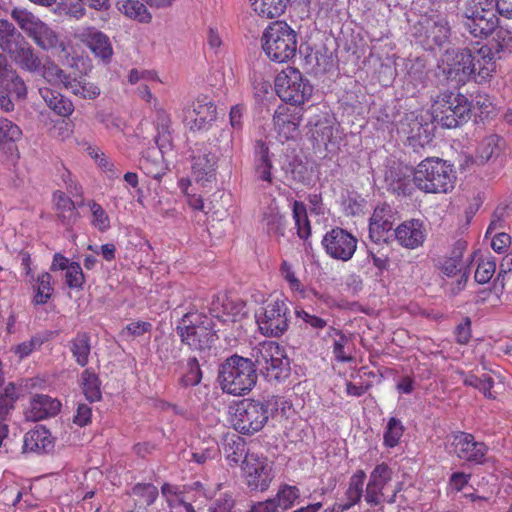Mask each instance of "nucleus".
<instances>
[{"label": "nucleus", "mask_w": 512, "mask_h": 512, "mask_svg": "<svg viewBox=\"0 0 512 512\" xmlns=\"http://www.w3.org/2000/svg\"><path fill=\"white\" fill-rule=\"evenodd\" d=\"M251 356L254 361L235 354L221 364L218 380L224 392L235 396L250 392L257 382V368L269 382L289 377L290 361L278 343L262 342L252 349Z\"/></svg>", "instance_id": "1"}, {"label": "nucleus", "mask_w": 512, "mask_h": 512, "mask_svg": "<svg viewBox=\"0 0 512 512\" xmlns=\"http://www.w3.org/2000/svg\"><path fill=\"white\" fill-rule=\"evenodd\" d=\"M214 322L209 316L198 311H189L180 319L176 332L181 342L191 350L206 353L217 340Z\"/></svg>", "instance_id": "2"}, {"label": "nucleus", "mask_w": 512, "mask_h": 512, "mask_svg": "<svg viewBox=\"0 0 512 512\" xmlns=\"http://www.w3.org/2000/svg\"><path fill=\"white\" fill-rule=\"evenodd\" d=\"M413 170V183L425 193H447L454 188L455 172L443 159L426 158Z\"/></svg>", "instance_id": "3"}, {"label": "nucleus", "mask_w": 512, "mask_h": 512, "mask_svg": "<svg viewBox=\"0 0 512 512\" xmlns=\"http://www.w3.org/2000/svg\"><path fill=\"white\" fill-rule=\"evenodd\" d=\"M232 139L228 137L222 148L212 142L197 143L191 150V176L199 184L205 185L216 178L219 154L232 158Z\"/></svg>", "instance_id": "4"}, {"label": "nucleus", "mask_w": 512, "mask_h": 512, "mask_svg": "<svg viewBox=\"0 0 512 512\" xmlns=\"http://www.w3.org/2000/svg\"><path fill=\"white\" fill-rule=\"evenodd\" d=\"M297 33L284 21L272 22L262 36V48L267 57L275 62L291 60L297 52Z\"/></svg>", "instance_id": "5"}, {"label": "nucleus", "mask_w": 512, "mask_h": 512, "mask_svg": "<svg viewBox=\"0 0 512 512\" xmlns=\"http://www.w3.org/2000/svg\"><path fill=\"white\" fill-rule=\"evenodd\" d=\"M461 18L464 29L479 39L488 38L499 25V18L490 0H467Z\"/></svg>", "instance_id": "6"}, {"label": "nucleus", "mask_w": 512, "mask_h": 512, "mask_svg": "<svg viewBox=\"0 0 512 512\" xmlns=\"http://www.w3.org/2000/svg\"><path fill=\"white\" fill-rule=\"evenodd\" d=\"M471 103L463 94L445 91L432 105L434 121L445 128H456L470 118Z\"/></svg>", "instance_id": "7"}, {"label": "nucleus", "mask_w": 512, "mask_h": 512, "mask_svg": "<svg viewBox=\"0 0 512 512\" xmlns=\"http://www.w3.org/2000/svg\"><path fill=\"white\" fill-rule=\"evenodd\" d=\"M277 404L274 397L271 399L242 400L235 409L232 424L234 429L243 435H253L263 429L268 422L269 407Z\"/></svg>", "instance_id": "8"}, {"label": "nucleus", "mask_w": 512, "mask_h": 512, "mask_svg": "<svg viewBox=\"0 0 512 512\" xmlns=\"http://www.w3.org/2000/svg\"><path fill=\"white\" fill-rule=\"evenodd\" d=\"M275 91L282 101L299 106L311 98L313 85L297 68L286 67L275 78Z\"/></svg>", "instance_id": "9"}, {"label": "nucleus", "mask_w": 512, "mask_h": 512, "mask_svg": "<svg viewBox=\"0 0 512 512\" xmlns=\"http://www.w3.org/2000/svg\"><path fill=\"white\" fill-rule=\"evenodd\" d=\"M10 16L41 49L48 51L61 46L58 34L28 10L15 7Z\"/></svg>", "instance_id": "10"}, {"label": "nucleus", "mask_w": 512, "mask_h": 512, "mask_svg": "<svg viewBox=\"0 0 512 512\" xmlns=\"http://www.w3.org/2000/svg\"><path fill=\"white\" fill-rule=\"evenodd\" d=\"M289 307L284 299L277 298L261 307L255 314L260 332L268 337H279L289 327Z\"/></svg>", "instance_id": "11"}, {"label": "nucleus", "mask_w": 512, "mask_h": 512, "mask_svg": "<svg viewBox=\"0 0 512 512\" xmlns=\"http://www.w3.org/2000/svg\"><path fill=\"white\" fill-rule=\"evenodd\" d=\"M440 70L448 81L463 85L475 78V64L470 49L447 50L441 59Z\"/></svg>", "instance_id": "12"}, {"label": "nucleus", "mask_w": 512, "mask_h": 512, "mask_svg": "<svg viewBox=\"0 0 512 512\" xmlns=\"http://www.w3.org/2000/svg\"><path fill=\"white\" fill-rule=\"evenodd\" d=\"M241 469L245 484L251 491H267L275 477L273 463L256 453H246Z\"/></svg>", "instance_id": "13"}, {"label": "nucleus", "mask_w": 512, "mask_h": 512, "mask_svg": "<svg viewBox=\"0 0 512 512\" xmlns=\"http://www.w3.org/2000/svg\"><path fill=\"white\" fill-rule=\"evenodd\" d=\"M451 453L471 465H484L489 461L488 446L477 441L471 433L458 432L452 436Z\"/></svg>", "instance_id": "14"}, {"label": "nucleus", "mask_w": 512, "mask_h": 512, "mask_svg": "<svg viewBox=\"0 0 512 512\" xmlns=\"http://www.w3.org/2000/svg\"><path fill=\"white\" fill-rule=\"evenodd\" d=\"M321 244L330 258L346 262L355 254L358 240L347 230L335 227L325 233Z\"/></svg>", "instance_id": "15"}, {"label": "nucleus", "mask_w": 512, "mask_h": 512, "mask_svg": "<svg viewBox=\"0 0 512 512\" xmlns=\"http://www.w3.org/2000/svg\"><path fill=\"white\" fill-rule=\"evenodd\" d=\"M417 33L424 36L429 47H442L449 41L451 28L446 17L434 15L423 17L416 26Z\"/></svg>", "instance_id": "16"}, {"label": "nucleus", "mask_w": 512, "mask_h": 512, "mask_svg": "<svg viewBox=\"0 0 512 512\" xmlns=\"http://www.w3.org/2000/svg\"><path fill=\"white\" fill-rule=\"evenodd\" d=\"M413 168L403 165L395 160H389L384 168L383 179L387 190L398 195L411 193V176Z\"/></svg>", "instance_id": "17"}, {"label": "nucleus", "mask_w": 512, "mask_h": 512, "mask_svg": "<svg viewBox=\"0 0 512 512\" xmlns=\"http://www.w3.org/2000/svg\"><path fill=\"white\" fill-rule=\"evenodd\" d=\"M216 120V106L207 96H199L193 103V108L188 109L185 121L191 130H207Z\"/></svg>", "instance_id": "18"}, {"label": "nucleus", "mask_w": 512, "mask_h": 512, "mask_svg": "<svg viewBox=\"0 0 512 512\" xmlns=\"http://www.w3.org/2000/svg\"><path fill=\"white\" fill-rule=\"evenodd\" d=\"M392 469L386 463L374 467L369 476L365 490V501L371 506H378L384 502V488L392 479Z\"/></svg>", "instance_id": "19"}, {"label": "nucleus", "mask_w": 512, "mask_h": 512, "mask_svg": "<svg viewBox=\"0 0 512 512\" xmlns=\"http://www.w3.org/2000/svg\"><path fill=\"white\" fill-rule=\"evenodd\" d=\"M396 221V211L389 204L377 205L369 222V237L379 243L386 241V233L390 232Z\"/></svg>", "instance_id": "20"}, {"label": "nucleus", "mask_w": 512, "mask_h": 512, "mask_svg": "<svg viewBox=\"0 0 512 512\" xmlns=\"http://www.w3.org/2000/svg\"><path fill=\"white\" fill-rule=\"evenodd\" d=\"M79 39L103 62L109 63L113 56L110 38L95 27L88 26L80 30Z\"/></svg>", "instance_id": "21"}, {"label": "nucleus", "mask_w": 512, "mask_h": 512, "mask_svg": "<svg viewBox=\"0 0 512 512\" xmlns=\"http://www.w3.org/2000/svg\"><path fill=\"white\" fill-rule=\"evenodd\" d=\"M394 235L398 243L408 249H415L425 241L426 229L421 220L411 219L404 221L395 230Z\"/></svg>", "instance_id": "22"}, {"label": "nucleus", "mask_w": 512, "mask_h": 512, "mask_svg": "<svg viewBox=\"0 0 512 512\" xmlns=\"http://www.w3.org/2000/svg\"><path fill=\"white\" fill-rule=\"evenodd\" d=\"M0 86L7 92L15 94L18 98H24L27 95V87L23 79L3 53H0Z\"/></svg>", "instance_id": "23"}, {"label": "nucleus", "mask_w": 512, "mask_h": 512, "mask_svg": "<svg viewBox=\"0 0 512 512\" xmlns=\"http://www.w3.org/2000/svg\"><path fill=\"white\" fill-rule=\"evenodd\" d=\"M61 409L59 400L48 395L37 394L30 402V408L26 413V417L31 421H40L55 416Z\"/></svg>", "instance_id": "24"}, {"label": "nucleus", "mask_w": 512, "mask_h": 512, "mask_svg": "<svg viewBox=\"0 0 512 512\" xmlns=\"http://www.w3.org/2000/svg\"><path fill=\"white\" fill-rule=\"evenodd\" d=\"M472 55L473 64H475V78L473 79L479 83L486 81L496 69L493 48L483 45L475 52H472Z\"/></svg>", "instance_id": "25"}, {"label": "nucleus", "mask_w": 512, "mask_h": 512, "mask_svg": "<svg viewBox=\"0 0 512 512\" xmlns=\"http://www.w3.org/2000/svg\"><path fill=\"white\" fill-rule=\"evenodd\" d=\"M301 120L299 113L291 112L287 107H279L273 115L275 129L284 139L295 136Z\"/></svg>", "instance_id": "26"}, {"label": "nucleus", "mask_w": 512, "mask_h": 512, "mask_svg": "<svg viewBox=\"0 0 512 512\" xmlns=\"http://www.w3.org/2000/svg\"><path fill=\"white\" fill-rule=\"evenodd\" d=\"M25 37L8 20H0V49L3 53L13 55L24 43Z\"/></svg>", "instance_id": "27"}, {"label": "nucleus", "mask_w": 512, "mask_h": 512, "mask_svg": "<svg viewBox=\"0 0 512 512\" xmlns=\"http://www.w3.org/2000/svg\"><path fill=\"white\" fill-rule=\"evenodd\" d=\"M10 58L21 69L32 74H40L42 70L40 57L27 41Z\"/></svg>", "instance_id": "28"}, {"label": "nucleus", "mask_w": 512, "mask_h": 512, "mask_svg": "<svg viewBox=\"0 0 512 512\" xmlns=\"http://www.w3.org/2000/svg\"><path fill=\"white\" fill-rule=\"evenodd\" d=\"M21 136L20 128L6 118H0V161H5L15 149L14 142Z\"/></svg>", "instance_id": "29"}, {"label": "nucleus", "mask_w": 512, "mask_h": 512, "mask_svg": "<svg viewBox=\"0 0 512 512\" xmlns=\"http://www.w3.org/2000/svg\"><path fill=\"white\" fill-rule=\"evenodd\" d=\"M39 94L46 105L57 115L68 117L73 113V103L59 92L48 87H41L39 88Z\"/></svg>", "instance_id": "30"}, {"label": "nucleus", "mask_w": 512, "mask_h": 512, "mask_svg": "<svg viewBox=\"0 0 512 512\" xmlns=\"http://www.w3.org/2000/svg\"><path fill=\"white\" fill-rule=\"evenodd\" d=\"M69 350L75 362L85 367L89 363L91 354V336L87 332H78L68 343Z\"/></svg>", "instance_id": "31"}, {"label": "nucleus", "mask_w": 512, "mask_h": 512, "mask_svg": "<svg viewBox=\"0 0 512 512\" xmlns=\"http://www.w3.org/2000/svg\"><path fill=\"white\" fill-rule=\"evenodd\" d=\"M53 201L57 211V216L65 226L73 225L79 218L74 201L66 196L62 191H56L53 194Z\"/></svg>", "instance_id": "32"}, {"label": "nucleus", "mask_w": 512, "mask_h": 512, "mask_svg": "<svg viewBox=\"0 0 512 512\" xmlns=\"http://www.w3.org/2000/svg\"><path fill=\"white\" fill-rule=\"evenodd\" d=\"M139 167L147 176L157 180L161 179L167 170L163 162V156L159 155L155 148L148 149L142 155Z\"/></svg>", "instance_id": "33"}, {"label": "nucleus", "mask_w": 512, "mask_h": 512, "mask_svg": "<svg viewBox=\"0 0 512 512\" xmlns=\"http://www.w3.org/2000/svg\"><path fill=\"white\" fill-rule=\"evenodd\" d=\"M52 447L51 434L44 426H37L24 437V449L27 451L47 452Z\"/></svg>", "instance_id": "34"}, {"label": "nucleus", "mask_w": 512, "mask_h": 512, "mask_svg": "<svg viewBox=\"0 0 512 512\" xmlns=\"http://www.w3.org/2000/svg\"><path fill=\"white\" fill-rule=\"evenodd\" d=\"M466 248V242L458 241L451 251V256L443 261L441 270L447 278L452 279L458 277L461 275V272L468 270L462 263L463 252Z\"/></svg>", "instance_id": "35"}, {"label": "nucleus", "mask_w": 512, "mask_h": 512, "mask_svg": "<svg viewBox=\"0 0 512 512\" xmlns=\"http://www.w3.org/2000/svg\"><path fill=\"white\" fill-rule=\"evenodd\" d=\"M253 11L262 18L272 19L281 16L289 0H249Z\"/></svg>", "instance_id": "36"}, {"label": "nucleus", "mask_w": 512, "mask_h": 512, "mask_svg": "<svg viewBox=\"0 0 512 512\" xmlns=\"http://www.w3.org/2000/svg\"><path fill=\"white\" fill-rule=\"evenodd\" d=\"M118 9L127 18L139 23L148 24L152 21V14L146 5L139 0H124L119 2Z\"/></svg>", "instance_id": "37"}, {"label": "nucleus", "mask_w": 512, "mask_h": 512, "mask_svg": "<svg viewBox=\"0 0 512 512\" xmlns=\"http://www.w3.org/2000/svg\"><path fill=\"white\" fill-rule=\"evenodd\" d=\"M52 280L53 278L48 272L41 273L34 280L36 281V283L32 286L34 291L32 303L34 305H44L50 300L54 291Z\"/></svg>", "instance_id": "38"}, {"label": "nucleus", "mask_w": 512, "mask_h": 512, "mask_svg": "<svg viewBox=\"0 0 512 512\" xmlns=\"http://www.w3.org/2000/svg\"><path fill=\"white\" fill-rule=\"evenodd\" d=\"M83 393L90 402L99 401L102 398L101 382L98 375L91 369H85L81 374Z\"/></svg>", "instance_id": "39"}, {"label": "nucleus", "mask_w": 512, "mask_h": 512, "mask_svg": "<svg viewBox=\"0 0 512 512\" xmlns=\"http://www.w3.org/2000/svg\"><path fill=\"white\" fill-rule=\"evenodd\" d=\"M292 216L297 228V235L307 240L311 235V225L307 215V209L303 202L294 201L292 205Z\"/></svg>", "instance_id": "40"}, {"label": "nucleus", "mask_w": 512, "mask_h": 512, "mask_svg": "<svg viewBox=\"0 0 512 512\" xmlns=\"http://www.w3.org/2000/svg\"><path fill=\"white\" fill-rule=\"evenodd\" d=\"M300 497V490L296 486L281 484L277 490V493L274 497H271V500H274L276 504L277 510L281 509L283 511L290 509L295 501Z\"/></svg>", "instance_id": "41"}, {"label": "nucleus", "mask_w": 512, "mask_h": 512, "mask_svg": "<svg viewBox=\"0 0 512 512\" xmlns=\"http://www.w3.org/2000/svg\"><path fill=\"white\" fill-rule=\"evenodd\" d=\"M311 129L310 134L311 138L318 144V145H327L334 133V127L328 118H319L314 123L310 122Z\"/></svg>", "instance_id": "42"}, {"label": "nucleus", "mask_w": 512, "mask_h": 512, "mask_svg": "<svg viewBox=\"0 0 512 512\" xmlns=\"http://www.w3.org/2000/svg\"><path fill=\"white\" fill-rule=\"evenodd\" d=\"M64 87L76 96L83 99H95L100 95V89L93 83L81 82L69 76Z\"/></svg>", "instance_id": "43"}, {"label": "nucleus", "mask_w": 512, "mask_h": 512, "mask_svg": "<svg viewBox=\"0 0 512 512\" xmlns=\"http://www.w3.org/2000/svg\"><path fill=\"white\" fill-rule=\"evenodd\" d=\"M269 149L264 142L258 141L256 144V155L259 157L256 167L258 178L268 183L272 182L271 168L272 164L269 159Z\"/></svg>", "instance_id": "44"}, {"label": "nucleus", "mask_w": 512, "mask_h": 512, "mask_svg": "<svg viewBox=\"0 0 512 512\" xmlns=\"http://www.w3.org/2000/svg\"><path fill=\"white\" fill-rule=\"evenodd\" d=\"M502 142L503 140L497 135H491L483 139L477 149V157L481 163L497 157L501 151Z\"/></svg>", "instance_id": "45"}, {"label": "nucleus", "mask_w": 512, "mask_h": 512, "mask_svg": "<svg viewBox=\"0 0 512 512\" xmlns=\"http://www.w3.org/2000/svg\"><path fill=\"white\" fill-rule=\"evenodd\" d=\"M328 334L329 336H337V338L334 339L333 342V354L335 359L339 362L345 363L353 361V357L346 354L345 352V348L347 347L350 341V337L345 335L342 331L333 327L329 328Z\"/></svg>", "instance_id": "46"}, {"label": "nucleus", "mask_w": 512, "mask_h": 512, "mask_svg": "<svg viewBox=\"0 0 512 512\" xmlns=\"http://www.w3.org/2000/svg\"><path fill=\"white\" fill-rule=\"evenodd\" d=\"M132 495L137 498L140 505L150 506L158 498L159 491L151 483H137L132 488Z\"/></svg>", "instance_id": "47"}, {"label": "nucleus", "mask_w": 512, "mask_h": 512, "mask_svg": "<svg viewBox=\"0 0 512 512\" xmlns=\"http://www.w3.org/2000/svg\"><path fill=\"white\" fill-rule=\"evenodd\" d=\"M296 319L302 329H311L316 334L327 326V321L303 309L295 310Z\"/></svg>", "instance_id": "48"}, {"label": "nucleus", "mask_w": 512, "mask_h": 512, "mask_svg": "<svg viewBox=\"0 0 512 512\" xmlns=\"http://www.w3.org/2000/svg\"><path fill=\"white\" fill-rule=\"evenodd\" d=\"M366 479V473L363 470L356 471L349 480L348 488L345 492V499L352 503H359L363 496V487Z\"/></svg>", "instance_id": "49"}, {"label": "nucleus", "mask_w": 512, "mask_h": 512, "mask_svg": "<svg viewBox=\"0 0 512 512\" xmlns=\"http://www.w3.org/2000/svg\"><path fill=\"white\" fill-rule=\"evenodd\" d=\"M202 380V371L196 357H190L186 364V371L180 379L183 387L198 385Z\"/></svg>", "instance_id": "50"}, {"label": "nucleus", "mask_w": 512, "mask_h": 512, "mask_svg": "<svg viewBox=\"0 0 512 512\" xmlns=\"http://www.w3.org/2000/svg\"><path fill=\"white\" fill-rule=\"evenodd\" d=\"M403 433L404 427L401 421L395 417H391L384 432V445L389 448L397 446Z\"/></svg>", "instance_id": "51"}, {"label": "nucleus", "mask_w": 512, "mask_h": 512, "mask_svg": "<svg viewBox=\"0 0 512 512\" xmlns=\"http://www.w3.org/2000/svg\"><path fill=\"white\" fill-rule=\"evenodd\" d=\"M495 35L492 40V44L490 47L495 49V55L500 52H511L512 51V31L500 27L494 31Z\"/></svg>", "instance_id": "52"}, {"label": "nucleus", "mask_w": 512, "mask_h": 512, "mask_svg": "<svg viewBox=\"0 0 512 512\" xmlns=\"http://www.w3.org/2000/svg\"><path fill=\"white\" fill-rule=\"evenodd\" d=\"M40 73L47 82L53 85L61 83L64 86L65 81H67L70 76L53 62L42 64V70Z\"/></svg>", "instance_id": "53"}, {"label": "nucleus", "mask_w": 512, "mask_h": 512, "mask_svg": "<svg viewBox=\"0 0 512 512\" xmlns=\"http://www.w3.org/2000/svg\"><path fill=\"white\" fill-rule=\"evenodd\" d=\"M234 437L225 439L223 451L230 463L237 464L244 453V442L240 437H237V439H234Z\"/></svg>", "instance_id": "54"}, {"label": "nucleus", "mask_w": 512, "mask_h": 512, "mask_svg": "<svg viewBox=\"0 0 512 512\" xmlns=\"http://www.w3.org/2000/svg\"><path fill=\"white\" fill-rule=\"evenodd\" d=\"M88 154L94 159L97 166L108 174V177L114 178L118 176L114 163L99 148L89 147Z\"/></svg>", "instance_id": "55"}, {"label": "nucleus", "mask_w": 512, "mask_h": 512, "mask_svg": "<svg viewBox=\"0 0 512 512\" xmlns=\"http://www.w3.org/2000/svg\"><path fill=\"white\" fill-rule=\"evenodd\" d=\"M464 384L478 389L488 398L494 397L491 393L494 380L488 374H484L482 377H477L476 375H467L464 379Z\"/></svg>", "instance_id": "56"}, {"label": "nucleus", "mask_w": 512, "mask_h": 512, "mask_svg": "<svg viewBox=\"0 0 512 512\" xmlns=\"http://www.w3.org/2000/svg\"><path fill=\"white\" fill-rule=\"evenodd\" d=\"M90 211L92 213V225L101 232H105L110 228V219L102 206L95 201L88 203Z\"/></svg>", "instance_id": "57"}, {"label": "nucleus", "mask_w": 512, "mask_h": 512, "mask_svg": "<svg viewBox=\"0 0 512 512\" xmlns=\"http://www.w3.org/2000/svg\"><path fill=\"white\" fill-rule=\"evenodd\" d=\"M65 281L71 289H81L85 283V276L79 263L71 262L65 273Z\"/></svg>", "instance_id": "58"}, {"label": "nucleus", "mask_w": 512, "mask_h": 512, "mask_svg": "<svg viewBox=\"0 0 512 512\" xmlns=\"http://www.w3.org/2000/svg\"><path fill=\"white\" fill-rule=\"evenodd\" d=\"M245 305L241 301H235L230 298H225V304L222 309L221 315L228 319V322H235L238 318L245 315Z\"/></svg>", "instance_id": "59"}, {"label": "nucleus", "mask_w": 512, "mask_h": 512, "mask_svg": "<svg viewBox=\"0 0 512 512\" xmlns=\"http://www.w3.org/2000/svg\"><path fill=\"white\" fill-rule=\"evenodd\" d=\"M262 221L267 226L268 232H278L284 226V218L276 208L269 207L263 213Z\"/></svg>", "instance_id": "60"}, {"label": "nucleus", "mask_w": 512, "mask_h": 512, "mask_svg": "<svg viewBox=\"0 0 512 512\" xmlns=\"http://www.w3.org/2000/svg\"><path fill=\"white\" fill-rule=\"evenodd\" d=\"M469 277V270H464L461 272V275L457 277L456 280L453 279H445L443 281L442 287L447 294L450 296H456L462 290H464L467 280Z\"/></svg>", "instance_id": "61"}, {"label": "nucleus", "mask_w": 512, "mask_h": 512, "mask_svg": "<svg viewBox=\"0 0 512 512\" xmlns=\"http://www.w3.org/2000/svg\"><path fill=\"white\" fill-rule=\"evenodd\" d=\"M496 269V264L492 260L481 261L475 271V281L479 284H485L493 277Z\"/></svg>", "instance_id": "62"}, {"label": "nucleus", "mask_w": 512, "mask_h": 512, "mask_svg": "<svg viewBox=\"0 0 512 512\" xmlns=\"http://www.w3.org/2000/svg\"><path fill=\"white\" fill-rule=\"evenodd\" d=\"M283 278L288 282L291 290L299 293L304 292L301 281L296 277L292 265L287 261H283L280 268Z\"/></svg>", "instance_id": "63"}, {"label": "nucleus", "mask_w": 512, "mask_h": 512, "mask_svg": "<svg viewBox=\"0 0 512 512\" xmlns=\"http://www.w3.org/2000/svg\"><path fill=\"white\" fill-rule=\"evenodd\" d=\"M43 344V340L40 337H32L28 341H24L12 348V351L23 359L29 356L35 349L39 348Z\"/></svg>", "instance_id": "64"}]
</instances>
